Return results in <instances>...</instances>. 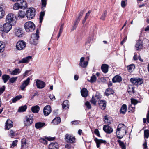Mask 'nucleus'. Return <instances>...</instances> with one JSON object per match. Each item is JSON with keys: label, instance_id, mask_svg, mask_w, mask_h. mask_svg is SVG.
<instances>
[{"label": "nucleus", "instance_id": "nucleus-63", "mask_svg": "<svg viewBox=\"0 0 149 149\" xmlns=\"http://www.w3.org/2000/svg\"><path fill=\"white\" fill-rule=\"evenodd\" d=\"M91 12V10H89V11H88V13H86L85 17V19H87L88 18V16H89Z\"/></svg>", "mask_w": 149, "mask_h": 149}, {"label": "nucleus", "instance_id": "nucleus-47", "mask_svg": "<svg viewBox=\"0 0 149 149\" xmlns=\"http://www.w3.org/2000/svg\"><path fill=\"white\" fill-rule=\"evenodd\" d=\"M107 10L104 11L103 13L102 14L100 19L102 20H105V18L107 14Z\"/></svg>", "mask_w": 149, "mask_h": 149}, {"label": "nucleus", "instance_id": "nucleus-48", "mask_svg": "<svg viewBox=\"0 0 149 149\" xmlns=\"http://www.w3.org/2000/svg\"><path fill=\"white\" fill-rule=\"evenodd\" d=\"M113 92V91L111 89H107L106 90L105 93L107 96H108L111 94H112Z\"/></svg>", "mask_w": 149, "mask_h": 149}, {"label": "nucleus", "instance_id": "nucleus-11", "mask_svg": "<svg viewBox=\"0 0 149 149\" xmlns=\"http://www.w3.org/2000/svg\"><path fill=\"white\" fill-rule=\"evenodd\" d=\"M65 140L68 143H74L75 142L74 137L71 136L69 134H66L65 136Z\"/></svg>", "mask_w": 149, "mask_h": 149}, {"label": "nucleus", "instance_id": "nucleus-61", "mask_svg": "<svg viewBox=\"0 0 149 149\" xmlns=\"http://www.w3.org/2000/svg\"><path fill=\"white\" fill-rule=\"evenodd\" d=\"M49 97L52 100H55V96L52 95H50L49 96Z\"/></svg>", "mask_w": 149, "mask_h": 149}, {"label": "nucleus", "instance_id": "nucleus-34", "mask_svg": "<svg viewBox=\"0 0 149 149\" xmlns=\"http://www.w3.org/2000/svg\"><path fill=\"white\" fill-rule=\"evenodd\" d=\"M135 68V65L134 64H131L127 67V69L130 72H131Z\"/></svg>", "mask_w": 149, "mask_h": 149}, {"label": "nucleus", "instance_id": "nucleus-25", "mask_svg": "<svg viewBox=\"0 0 149 149\" xmlns=\"http://www.w3.org/2000/svg\"><path fill=\"white\" fill-rule=\"evenodd\" d=\"M108 65L105 64H103L101 66V69L102 71L104 73H106L108 71Z\"/></svg>", "mask_w": 149, "mask_h": 149}, {"label": "nucleus", "instance_id": "nucleus-42", "mask_svg": "<svg viewBox=\"0 0 149 149\" xmlns=\"http://www.w3.org/2000/svg\"><path fill=\"white\" fill-rule=\"evenodd\" d=\"M10 77L8 75L4 74L2 76V79L5 83H6L8 80L9 79Z\"/></svg>", "mask_w": 149, "mask_h": 149}, {"label": "nucleus", "instance_id": "nucleus-21", "mask_svg": "<svg viewBox=\"0 0 149 149\" xmlns=\"http://www.w3.org/2000/svg\"><path fill=\"white\" fill-rule=\"evenodd\" d=\"M98 104L102 109L104 110L105 109L106 105L105 101L104 100H100L98 101Z\"/></svg>", "mask_w": 149, "mask_h": 149}, {"label": "nucleus", "instance_id": "nucleus-54", "mask_svg": "<svg viewBox=\"0 0 149 149\" xmlns=\"http://www.w3.org/2000/svg\"><path fill=\"white\" fill-rule=\"evenodd\" d=\"M47 0H41L42 8L43 7H46Z\"/></svg>", "mask_w": 149, "mask_h": 149}, {"label": "nucleus", "instance_id": "nucleus-1", "mask_svg": "<svg viewBox=\"0 0 149 149\" xmlns=\"http://www.w3.org/2000/svg\"><path fill=\"white\" fill-rule=\"evenodd\" d=\"M127 130L126 127L124 124H119L116 131V135L117 137L119 139L122 138L126 134Z\"/></svg>", "mask_w": 149, "mask_h": 149}, {"label": "nucleus", "instance_id": "nucleus-15", "mask_svg": "<svg viewBox=\"0 0 149 149\" xmlns=\"http://www.w3.org/2000/svg\"><path fill=\"white\" fill-rule=\"evenodd\" d=\"M13 126V123L12 121L9 119H8L6 122L5 130H8Z\"/></svg>", "mask_w": 149, "mask_h": 149}, {"label": "nucleus", "instance_id": "nucleus-51", "mask_svg": "<svg viewBox=\"0 0 149 149\" xmlns=\"http://www.w3.org/2000/svg\"><path fill=\"white\" fill-rule=\"evenodd\" d=\"M9 136L11 138H13L15 135V132L13 130H10L9 132Z\"/></svg>", "mask_w": 149, "mask_h": 149}, {"label": "nucleus", "instance_id": "nucleus-27", "mask_svg": "<svg viewBox=\"0 0 149 149\" xmlns=\"http://www.w3.org/2000/svg\"><path fill=\"white\" fill-rule=\"evenodd\" d=\"M127 110V107L126 105L125 104H123L121 107L120 110V113L121 114H124L126 112Z\"/></svg>", "mask_w": 149, "mask_h": 149}, {"label": "nucleus", "instance_id": "nucleus-46", "mask_svg": "<svg viewBox=\"0 0 149 149\" xmlns=\"http://www.w3.org/2000/svg\"><path fill=\"white\" fill-rule=\"evenodd\" d=\"M98 100L97 98H95L94 96H93L91 99L90 100V102L92 104H93L94 105L96 104V103Z\"/></svg>", "mask_w": 149, "mask_h": 149}, {"label": "nucleus", "instance_id": "nucleus-53", "mask_svg": "<svg viewBox=\"0 0 149 149\" xmlns=\"http://www.w3.org/2000/svg\"><path fill=\"white\" fill-rule=\"evenodd\" d=\"M17 141H18L17 140H16L13 141L10 147L11 148H13L16 146L17 145Z\"/></svg>", "mask_w": 149, "mask_h": 149}, {"label": "nucleus", "instance_id": "nucleus-55", "mask_svg": "<svg viewBox=\"0 0 149 149\" xmlns=\"http://www.w3.org/2000/svg\"><path fill=\"white\" fill-rule=\"evenodd\" d=\"M39 141L40 142L45 144H47V141L45 139L41 138L40 139Z\"/></svg>", "mask_w": 149, "mask_h": 149}, {"label": "nucleus", "instance_id": "nucleus-28", "mask_svg": "<svg viewBox=\"0 0 149 149\" xmlns=\"http://www.w3.org/2000/svg\"><path fill=\"white\" fill-rule=\"evenodd\" d=\"M20 4L21 8H26L27 7V3L24 0H20Z\"/></svg>", "mask_w": 149, "mask_h": 149}, {"label": "nucleus", "instance_id": "nucleus-57", "mask_svg": "<svg viewBox=\"0 0 149 149\" xmlns=\"http://www.w3.org/2000/svg\"><path fill=\"white\" fill-rule=\"evenodd\" d=\"M17 78V77H13L9 79L10 82L11 83H13L16 80Z\"/></svg>", "mask_w": 149, "mask_h": 149}, {"label": "nucleus", "instance_id": "nucleus-38", "mask_svg": "<svg viewBox=\"0 0 149 149\" xmlns=\"http://www.w3.org/2000/svg\"><path fill=\"white\" fill-rule=\"evenodd\" d=\"M20 6V4L18 3H15L13 6V8L15 10H18L19 9L21 8Z\"/></svg>", "mask_w": 149, "mask_h": 149}, {"label": "nucleus", "instance_id": "nucleus-49", "mask_svg": "<svg viewBox=\"0 0 149 149\" xmlns=\"http://www.w3.org/2000/svg\"><path fill=\"white\" fill-rule=\"evenodd\" d=\"M22 96L21 95H19L15 97L14 98H13L12 100V101L13 102H15L16 101L19 100L21 98Z\"/></svg>", "mask_w": 149, "mask_h": 149}, {"label": "nucleus", "instance_id": "nucleus-26", "mask_svg": "<svg viewBox=\"0 0 149 149\" xmlns=\"http://www.w3.org/2000/svg\"><path fill=\"white\" fill-rule=\"evenodd\" d=\"M127 91L130 95L132 94L134 91V86L132 85H129L128 86Z\"/></svg>", "mask_w": 149, "mask_h": 149}, {"label": "nucleus", "instance_id": "nucleus-44", "mask_svg": "<svg viewBox=\"0 0 149 149\" xmlns=\"http://www.w3.org/2000/svg\"><path fill=\"white\" fill-rule=\"evenodd\" d=\"M45 14V12L44 11L41 12L40 13V16L39 17L40 23H41L42 21L43 17Z\"/></svg>", "mask_w": 149, "mask_h": 149}, {"label": "nucleus", "instance_id": "nucleus-37", "mask_svg": "<svg viewBox=\"0 0 149 149\" xmlns=\"http://www.w3.org/2000/svg\"><path fill=\"white\" fill-rule=\"evenodd\" d=\"M25 13L24 11H19L17 15L18 17L23 18L25 16Z\"/></svg>", "mask_w": 149, "mask_h": 149}, {"label": "nucleus", "instance_id": "nucleus-58", "mask_svg": "<svg viewBox=\"0 0 149 149\" xmlns=\"http://www.w3.org/2000/svg\"><path fill=\"white\" fill-rule=\"evenodd\" d=\"M131 103L132 104H133L134 105L136 104L137 103H138V101L137 100H136L135 99H131Z\"/></svg>", "mask_w": 149, "mask_h": 149}, {"label": "nucleus", "instance_id": "nucleus-39", "mask_svg": "<svg viewBox=\"0 0 149 149\" xmlns=\"http://www.w3.org/2000/svg\"><path fill=\"white\" fill-rule=\"evenodd\" d=\"M27 109V106L26 105H24L20 107L18 109V111L20 112L25 111Z\"/></svg>", "mask_w": 149, "mask_h": 149}, {"label": "nucleus", "instance_id": "nucleus-33", "mask_svg": "<svg viewBox=\"0 0 149 149\" xmlns=\"http://www.w3.org/2000/svg\"><path fill=\"white\" fill-rule=\"evenodd\" d=\"M61 122V119L60 117H58L55 118L52 121V123L56 125L58 124Z\"/></svg>", "mask_w": 149, "mask_h": 149}, {"label": "nucleus", "instance_id": "nucleus-20", "mask_svg": "<svg viewBox=\"0 0 149 149\" xmlns=\"http://www.w3.org/2000/svg\"><path fill=\"white\" fill-rule=\"evenodd\" d=\"M31 59L32 57L31 56H28L19 61V63H28Z\"/></svg>", "mask_w": 149, "mask_h": 149}, {"label": "nucleus", "instance_id": "nucleus-45", "mask_svg": "<svg viewBox=\"0 0 149 149\" xmlns=\"http://www.w3.org/2000/svg\"><path fill=\"white\" fill-rule=\"evenodd\" d=\"M5 12L3 8L0 7V19L2 18L4 15Z\"/></svg>", "mask_w": 149, "mask_h": 149}, {"label": "nucleus", "instance_id": "nucleus-19", "mask_svg": "<svg viewBox=\"0 0 149 149\" xmlns=\"http://www.w3.org/2000/svg\"><path fill=\"white\" fill-rule=\"evenodd\" d=\"M30 79L29 78L24 81L23 83L20 86V88L22 90H24L25 88L27 86L29 83Z\"/></svg>", "mask_w": 149, "mask_h": 149}, {"label": "nucleus", "instance_id": "nucleus-52", "mask_svg": "<svg viewBox=\"0 0 149 149\" xmlns=\"http://www.w3.org/2000/svg\"><path fill=\"white\" fill-rule=\"evenodd\" d=\"M127 0H122L121 3V6L123 8H124L126 5Z\"/></svg>", "mask_w": 149, "mask_h": 149}, {"label": "nucleus", "instance_id": "nucleus-13", "mask_svg": "<svg viewBox=\"0 0 149 149\" xmlns=\"http://www.w3.org/2000/svg\"><path fill=\"white\" fill-rule=\"evenodd\" d=\"M51 112V109L49 105L46 106L44 108L43 112L44 115L47 116L49 115Z\"/></svg>", "mask_w": 149, "mask_h": 149}, {"label": "nucleus", "instance_id": "nucleus-10", "mask_svg": "<svg viewBox=\"0 0 149 149\" xmlns=\"http://www.w3.org/2000/svg\"><path fill=\"white\" fill-rule=\"evenodd\" d=\"M12 25L11 23L8 22L4 24L3 26V31L6 33H8L11 29Z\"/></svg>", "mask_w": 149, "mask_h": 149}, {"label": "nucleus", "instance_id": "nucleus-50", "mask_svg": "<svg viewBox=\"0 0 149 149\" xmlns=\"http://www.w3.org/2000/svg\"><path fill=\"white\" fill-rule=\"evenodd\" d=\"M144 136L145 138H148L149 137V130H146L144 131Z\"/></svg>", "mask_w": 149, "mask_h": 149}, {"label": "nucleus", "instance_id": "nucleus-30", "mask_svg": "<svg viewBox=\"0 0 149 149\" xmlns=\"http://www.w3.org/2000/svg\"><path fill=\"white\" fill-rule=\"evenodd\" d=\"M45 125V123L38 122L35 124V127L36 129H39L43 127Z\"/></svg>", "mask_w": 149, "mask_h": 149}, {"label": "nucleus", "instance_id": "nucleus-36", "mask_svg": "<svg viewBox=\"0 0 149 149\" xmlns=\"http://www.w3.org/2000/svg\"><path fill=\"white\" fill-rule=\"evenodd\" d=\"M118 142L119 143V145L121 147V149H126V145L123 142L119 140H118Z\"/></svg>", "mask_w": 149, "mask_h": 149}, {"label": "nucleus", "instance_id": "nucleus-18", "mask_svg": "<svg viewBox=\"0 0 149 149\" xmlns=\"http://www.w3.org/2000/svg\"><path fill=\"white\" fill-rule=\"evenodd\" d=\"M103 130L107 133L110 134L113 131V129L108 125H105L103 127Z\"/></svg>", "mask_w": 149, "mask_h": 149}, {"label": "nucleus", "instance_id": "nucleus-31", "mask_svg": "<svg viewBox=\"0 0 149 149\" xmlns=\"http://www.w3.org/2000/svg\"><path fill=\"white\" fill-rule=\"evenodd\" d=\"M39 107L38 105H36L32 107L31 108V110L34 113H36L38 112L39 110Z\"/></svg>", "mask_w": 149, "mask_h": 149}, {"label": "nucleus", "instance_id": "nucleus-16", "mask_svg": "<svg viewBox=\"0 0 149 149\" xmlns=\"http://www.w3.org/2000/svg\"><path fill=\"white\" fill-rule=\"evenodd\" d=\"M143 42L141 40L137 41L135 46V48L136 50H139L141 49L143 46Z\"/></svg>", "mask_w": 149, "mask_h": 149}, {"label": "nucleus", "instance_id": "nucleus-22", "mask_svg": "<svg viewBox=\"0 0 149 149\" xmlns=\"http://www.w3.org/2000/svg\"><path fill=\"white\" fill-rule=\"evenodd\" d=\"M49 149H58L59 146L57 143L53 142L49 145Z\"/></svg>", "mask_w": 149, "mask_h": 149}, {"label": "nucleus", "instance_id": "nucleus-3", "mask_svg": "<svg viewBox=\"0 0 149 149\" xmlns=\"http://www.w3.org/2000/svg\"><path fill=\"white\" fill-rule=\"evenodd\" d=\"M35 26L34 23L32 22L28 21L24 24V28L26 31L28 32H32L35 29Z\"/></svg>", "mask_w": 149, "mask_h": 149}, {"label": "nucleus", "instance_id": "nucleus-7", "mask_svg": "<svg viewBox=\"0 0 149 149\" xmlns=\"http://www.w3.org/2000/svg\"><path fill=\"white\" fill-rule=\"evenodd\" d=\"M83 13L82 11H80V12L79 13L78 17L76 18L74 25L72 27V30H74L76 29L77 26L80 20V19L82 17V16L83 15Z\"/></svg>", "mask_w": 149, "mask_h": 149}, {"label": "nucleus", "instance_id": "nucleus-64", "mask_svg": "<svg viewBox=\"0 0 149 149\" xmlns=\"http://www.w3.org/2000/svg\"><path fill=\"white\" fill-rule=\"evenodd\" d=\"M63 26L64 24H63L61 25L60 26V30L59 31V32H60V33H62V32Z\"/></svg>", "mask_w": 149, "mask_h": 149}, {"label": "nucleus", "instance_id": "nucleus-56", "mask_svg": "<svg viewBox=\"0 0 149 149\" xmlns=\"http://www.w3.org/2000/svg\"><path fill=\"white\" fill-rule=\"evenodd\" d=\"M85 105L88 109H91V105L88 101H86L85 103Z\"/></svg>", "mask_w": 149, "mask_h": 149}, {"label": "nucleus", "instance_id": "nucleus-14", "mask_svg": "<svg viewBox=\"0 0 149 149\" xmlns=\"http://www.w3.org/2000/svg\"><path fill=\"white\" fill-rule=\"evenodd\" d=\"M36 84L37 88H42L45 86V83L44 82L39 80H37Z\"/></svg>", "mask_w": 149, "mask_h": 149}, {"label": "nucleus", "instance_id": "nucleus-40", "mask_svg": "<svg viewBox=\"0 0 149 149\" xmlns=\"http://www.w3.org/2000/svg\"><path fill=\"white\" fill-rule=\"evenodd\" d=\"M20 72L21 70L19 69H15L13 71H12L11 72V74L12 75H15L20 73Z\"/></svg>", "mask_w": 149, "mask_h": 149}, {"label": "nucleus", "instance_id": "nucleus-17", "mask_svg": "<svg viewBox=\"0 0 149 149\" xmlns=\"http://www.w3.org/2000/svg\"><path fill=\"white\" fill-rule=\"evenodd\" d=\"M14 33L16 36L20 37L22 36L23 33L21 29L16 28L15 29Z\"/></svg>", "mask_w": 149, "mask_h": 149}, {"label": "nucleus", "instance_id": "nucleus-12", "mask_svg": "<svg viewBox=\"0 0 149 149\" xmlns=\"http://www.w3.org/2000/svg\"><path fill=\"white\" fill-rule=\"evenodd\" d=\"M87 58H88V60L89 59V57ZM85 58L83 57H81L80 59L79 65L80 66L83 68H85L87 67L88 64V61H84Z\"/></svg>", "mask_w": 149, "mask_h": 149}, {"label": "nucleus", "instance_id": "nucleus-4", "mask_svg": "<svg viewBox=\"0 0 149 149\" xmlns=\"http://www.w3.org/2000/svg\"><path fill=\"white\" fill-rule=\"evenodd\" d=\"M38 30H37L35 34H33L31 36V37L30 40L31 44L36 45L38 43V40L39 37L38 36Z\"/></svg>", "mask_w": 149, "mask_h": 149}, {"label": "nucleus", "instance_id": "nucleus-5", "mask_svg": "<svg viewBox=\"0 0 149 149\" xmlns=\"http://www.w3.org/2000/svg\"><path fill=\"white\" fill-rule=\"evenodd\" d=\"M35 10L33 8H29L26 12L27 18L31 19L33 18L35 15Z\"/></svg>", "mask_w": 149, "mask_h": 149}, {"label": "nucleus", "instance_id": "nucleus-41", "mask_svg": "<svg viewBox=\"0 0 149 149\" xmlns=\"http://www.w3.org/2000/svg\"><path fill=\"white\" fill-rule=\"evenodd\" d=\"M96 80V77L95 75H93L91 77L90 79H88V81L92 83L95 82Z\"/></svg>", "mask_w": 149, "mask_h": 149}, {"label": "nucleus", "instance_id": "nucleus-23", "mask_svg": "<svg viewBox=\"0 0 149 149\" xmlns=\"http://www.w3.org/2000/svg\"><path fill=\"white\" fill-rule=\"evenodd\" d=\"M122 79L120 76L117 75L112 79V81L114 83L120 82L122 81Z\"/></svg>", "mask_w": 149, "mask_h": 149}, {"label": "nucleus", "instance_id": "nucleus-32", "mask_svg": "<svg viewBox=\"0 0 149 149\" xmlns=\"http://www.w3.org/2000/svg\"><path fill=\"white\" fill-rule=\"evenodd\" d=\"M21 142L22 148L23 149H26V148L27 147L26 145L27 143V142H26V139L25 138L22 139Z\"/></svg>", "mask_w": 149, "mask_h": 149}, {"label": "nucleus", "instance_id": "nucleus-9", "mask_svg": "<svg viewBox=\"0 0 149 149\" xmlns=\"http://www.w3.org/2000/svg\"><path fill=\"white\" fill-rule=\"evenodd\" d=\"M33 122V117L30 115H28L25 118L24 123L26 126H29Z\"/></svg>", "mask_w": 149, "mask_h": 149}, {"label": "nucleus", "instance_id": "nucleus-35", "mask_svg": "<svg viewBox=\"0 0 149 149\" xmlns=\"http://www.w3.org/2000/svg\"><path fill=\"white\" fill-rule=\"evenodd\" d=\"M68 101L67 100H65L64 101L63 104V109H67L69 108V105L68 104Z\"/></svg>", "mask_w": 149, "mask_h": 149}, {"label": "nucleus", "instance_id": "nucleus-2", "mask_svg": "<svg viewBox=\"0 0 149 149\" xmlns=\"http://www.w3.org/2000/svg\"><path fill=\"white\" fill-rule=\"evenodd\" d=\"M6 22L11 23L13 25L16 24L17 21L16 16L13 13H10L8 14L6 18Z\"/></svg>", "mask_w": 149, "mask_h": 149}, {"label": "nucleus", "instance_id": "nucleus-59", "mask_svg": "<svg viewBox=\"0 0 149 149\" xmlns=\"http://www.w3.org/2000/svg\"><path fill=\"white\" fill-rule=\"evenodd\" d=\"M94 133L98 137H100V134L99 131L97 129H95V130L94 131Z\"/></svg>", "mask_w": 149, "mask_h": 149}, {"label": "nucleus", "instance_id": "nucleus-24", "mask_svg": "<svg viewBox=\"0 0 149 149\" xmlns=\"http://www.w3.org/2000/svg\"><path fill=\"white\" fill-rule=\"evenodd\" d=\"M94 141L96 142L97 144V148L100 147V145L102 143H105L106 141L105 140L102 139H99L97 138H95L94 139Z\"/></svg>", "mask_w": 149, "mask_h": 149}, {"label": "nucleus", "instance_id": "nucleus-29", "mask_svg": "<svg viewBox=\"0 0 149 149\" xmlns=\"http://www.w3.org/2000/svg\"><path fill=\"white\" fill-rule=\"evenodd\" d=\"M81 93L82 96L84 97H86L88 96V91L86 88L82 89L81 90Z\"/></svg>", "mask_w": 149, "mask_h": 149}, {"label": "nucleus", "instance_id": "nucleus-62", "mask_svg": "<svg viewBox=\"0 0 149 149\" xmlns=\"http://www.w3.org/2000/svg\"><path fill=\"white\" fill-rule=\"evenodd\" d=\"M79 122L80 121L79 120H75L72 121L71 123L72 124L75 125L78 124L79 123Z\"/></svg>", "mask_w": 149, "mask_h": 149}, {"label": "nucleus", "instance_id": "nucleus-6", "mask_svg": "<svg viewBox=\"0 0 149 149\" xmlns=\"http://www.w3.org/2000/svg\"><path fill=\"white\" fill-rule=\"evenodd\" d=\"M130 81L136 85H141L143 82V79L139 78H131L130 79Z\"/></svg>", "mask_w": 149, "mask_h": 149}, {"label": "nucleus", "instance_id": "nucleus-43", "mask_svg": "<svg viewBox=\"0 0 149 149\" xmlns=\"http://www.w3.org/2000/svg\"><path fill=\"white\" fill-rule=\"evenodd\" d=\"M5 46L3 42L0 41V52H2L4 51Z\"/></svg>", "mask_w": 149, "mask_h": 149}, {"label": "nucleus", "instance_id": "nucleus-8", "mask_svg": "<svg viewBox=\"0 0 149 149\" xmlns=\"http://www.w3.org/2000/svg\"><path fill=\"white\" fill-rule=\"evenodd\" d=\"M26 46L25 43L23 40L19 41L17 43L16 47L19 50H22L25 48Z\"/></svg>", "mask_w": 149, "mask_h": 149}, {"label": "nucleus", "instance_id": "nucleus-60", "mask_svg": "<svg viewBox=\"0 0 149 149\" xmlns=\"http://www.w3.org/2000/svg\"><path fill=\"white\" fill-rule=\"evenodd\" d=\"M5 89V87L4 86H3L0 88V95L2 94L4 91Z\"/></svg>", "mask_w": 149, "mask_h": 149}]
</instances>
